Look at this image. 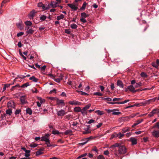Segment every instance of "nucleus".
<instances>
[{"label":"nucleus","instance_id":"51","mask_svg":"<svg viewBox=\"0 0 159 159\" xmlns=\"http://www.w3.org/2000/svg\"><path fill=\"white\" fill-rule=\"evenodd\" d=\"M90 107V106L89 105H87L85 107H84L83 109L84 111H86L87 110H88L89 108Z\"/></svg>","mask_w":159,"mask_h":159},{"label":"nucleus","instance_id":"43","mask_svg":"<svg viewBox=\"0 0 159 159\" xmlns=\"http://www.w3.org/2000/svg\"><path fill=\"white\" fill-rule=\"evenodd\" d=\"M102 100H107L108 101L111 102L112 100V99L110 98H102Z\"/></svg>","mask_w":159,"mask_h":159},{"label":"nucleus","instance_id":"14","mask_svg":"<svg viewBox=\"0 0 159 159\" xmlns=\"http://www.w3.org/2000/svg\"><path fill=\"white\" fill-rule=\"evenodd\" d=\"M36 12L35 10H33L29 15V17L30 19H33L34 16Z\"/></svg>","mask_w":159,"mask_h":159},{"label":"nucleus","instance_id":"6","mask_svg":"<svg viewBox=\"0 0 159 159\" xmlns=\"http://www.w3.org/2000/svg\"><path fill=\"white\" fill-rule=\"evenodd\" d=\"M7 106L8 108H14L15 104L14 102L13 101H10L7 103Z\"/></svg>","mask_w":159,"mask_h":159},{"label":"nucleus","instance_id":"52","mask_svg":"<svg viewBox=\"0 0 159 159\" xmlns=\"http://www.w3.org/2000/svg\"><path fill=\"white\" fill-rule=\"evenodd\" d=\"M91 132L88 129H85L84 131H83V133L84 134H88L90 133Z\"/></svg>","mask_w":159,"mask_h":159},{"label":"nucleus","instance_id":"18","mask_svg":"<svg viewBox=\"0 0 159 159\" xmlns=\"http://www.w3.org/2000/svg\"><path fill=\"white\" fill-rule=\"evenodd\" d=\"M143 121V119H141V120H137L135 123L132 125V127L134 128L138 125L141 122H142Z\"/></svg>","mask_w":159,"mask_h":159},{"label":"nucleus","instance_id":"1","mask_svg":"<svg viewBox=\"0 0 159 159\" xmlns=\"http://www.w3.org/2000/svg\"><path fill=\"white\" fill-rule=\"evenodd\" d=\"M109 148L116 157H119L127 152V149L125 147L121 145L120 143H116L111 146Z\"/></svg>","mask_w":159,"mask_h":159},{"label":"nucleus","instance_id":"40","mask_svg":"<svg viewBox=\"0 0 159 159\" xmlns=\"http://www.w3.org/2000/svg\"><path fill=\"white\" fill-rule=\"evenodd\" d=\"M46 144L47 145V146L48 147H51L52 146L54 147L55 146V145H53L51 144L50 143V140L48 141V142H46Z\"/></svg>","mask_w":159,"mask_h":159},{"label":"nucleus","instance_id":"13","mask_svg":"<svg viewBox=\"0 0 159 159\" xmlns=\"http://www.w3.org/2000/svg\"><path fill=\"white\" fill-rule=\"evenodd\" d=\"M148 101H149L148 100H146L144 102H140L139 104H137L136 106H145L146 105L149 104Z\"/></svg>","mask_w":159,"mask_h":159},{"label":"nucleus","instance_id":"23","mask_svg":"<svg viewBox=\"0 0 159 159\" xmlns=\"http://www.w3.org/2000/svg\"><path fill=\"white\" fill-rule=\"evenodd\" d=\"M52 133L53 134H61V133L59 132L58 131L54 129L52 131Z\"/></svg>","mask_w":159,"mask_h":159},{"label":"nucleus","instance_id":"25","mask_svg":"<svg viewBox=\"0 0 159 159\" xmlns=\"http://www.w3.org/2000/svg\"><path fill=\"white\" fill-rule=\"evenodd\" d=\"M17 26L20 30H22L23 28V26L20 23H18L16 24Z\"/></svg>","mask_w":159,"mask_h":159},{"label":"nucleus","instance_id":"55","mask_svg":"<svg viewBox=\"0 0 159 159\" xmlns=\"http://www.w3.org/2000/svg\"><path fill=\"white\" fill-rule=\"evenodd\" d=\"M21 111L20 109H19L16 110V111H15V114L16 115L20 113Z\"/></svg>","mask_w":159,"mask_h":159},{"label":"nucleus","instance_id":"63","mask_svg":"<svg viewBox=\"0 0 159 159\" xmlns=\"http://www.w3.org/2000/svg\"><path fill=\"white\" fill-rule=\"evenodd\" d=\"M85 18H82L80 19V20L81 22H82L83 23H85L86 22L87 20L85 19Z\"/></svg>","mask_w":159,"mask_h":159},{"label":"nucleus","instance_id":"50","mask_svg":"<svg viewBox=\"0 0 159 159\" xmlns=\"http://www.w3.org/2000/svg\"><path fill=\"white\" fill-rule=\"evenodd\" d=\"M83 115L84 116L86 115L87 114V112L86 111H84L83 109H82V110H81V111H80Z\"/></svg>","mask_w":159,"mask_h":159},{"label":"nucleus","instance_id":"29","mask_svg":"<svg viewBox=\"0 0 159 159\" xmlns=\"http://www.w3.org/2000/svg\"><path fill=\"white\" fill-rule=\"evenodd\" d=\"M6 114L9 115H11L12 113V110L10 108H9L8 110H7L6 111Z\"/></svg>","mask_w":159,"mask_h":159},{"label":"nucleus","instance_id":"49","mask_svg":"<svg viewBox=\"0 0 159 159\" xmlns=\"http://www.w3.org/2000/svg\"><path fill=\"white\" fill-rule=\"evenodd\" d=\"M38 146V144L36 143H32L30 144V147L31 148H35Z\"/></svg>","mask_w":159,"mask_h":159},{"label":"nucleus","instance_id":"57","mask_svg":"<svg viewBox=\"0 0 159 159\" xmlns=\"http://www.w3.org/2000/svg\"><path fill=\"white\" fill-rule=\"evenodd\" d=\"M24 34V32H20L19 33H18L17 34V36L18 37H20L22 35H23Z\"/></svg>","mask_w":159,"mask_h":159},{"label":"nucleus","instance_id":"58","mask_svg":"<svg viewBox=\"0 0 159 159\" xmlns=\"http://www.w3.org/2000/svg\"><path fill=\"white\" fill-rule=\"evenodd\" d=\"M25 77V76L23 75H18L17 76V77L18 78H20L21 79H24Z\"/></svg>","mask_w":159,"mask_h":159},{"label":"nucleus","instance_id":"4","mask_svg":"<svg viewBox=\"0 0 159 159\" xmlns=\"http://www.w3.org/2000/svg\"><path fill=\"white\" fill-rule=\"evenodd\" d=\"M49 136L50 134H46L44 136L41 137V141L45 142H48L49 140Z\"/></svg>","mask_w":159,"mask_h":159},{"label":"nucleus","instance_id":"53","mask_svg":"<svg viewBox=\"0 0 159 159\" xmlns=\"http://www.w3.org/2000/svg\"><path fill=\"white\" fill-rule=\"evenodd\" d=\"M44 4H43L42 2H40L38 4V6L39 7H43Z\"/></svg>","mask_w":159,"mask_h":159},{"label":"nucleus","instance_id":"56","mask_svg":"<svg viewBox=\"0 0 159 159\" xmlns=\"http://www.w3.org/2000/svg\"><path fill=\"white\" fill-rule=\"evenodd\" d=\"M121 114V112H113L112 113V115H118Z\"/></svg>","mask_w":159,"mask_h":159},{"label":"nucleus","instance_id":"46","mask_svg":"<svg viewBox=\"0 0 159 159\" xmlns=\"http://www.w3.org/2000/svg\"><path fill=\"white\" fill-rule=\"evenodd\" d=\"M9 0H3L1 4V6L2 7H3L4 6V5L5 3L7 2H9Z\"/></svg>","mask_w":159,"mask_h":159},{"label":"nucleus","instance_id":"5","mask_svg":"<svg viewBox=\"0 0 159 159\" xmlns=\"http://www.w3.org/2000/svg\"><path fill=\"white\" fill-rule=\"evenodd\" d=\"M152 135L155 138L159 137V130L155 129L152 132Z\"/></svg>","mask_w":159,"mask_h":159},{"label":"nucleus","instance_id":"37","mask_svg":"<svg viewBox=\"0 0 159 159\" xmlns=\"http://www.w3.org/2000/svg\"><path fill=\"white\" fill-rule=\"evenodd\" d=\"M142 85V83L141 82H139L138 83H136L135 86V87L136 88H138L139 87L141 86Z\"/></svg>","mask_w":159,"mask_h":159},{"label":"nucleus","instance_id":"8","mask_svg":"<svg viewBox=\"0 0 159 159\" xmlns=\"http://www.w3.org/2000/svg\"><path fill=\"white\" fill-rule=\"evenodd\" d=\"M66 112L63 109H61L57 111V115L59 116H63L66 114Z\"/></svg>","mask_w":159,"mask_h":159},{"label":"nucleus","instance_id":"42","mask_svg":"<svg viewBox=\"0 0 159 159\" xmlns=\"http://www.w3.org/2000/svg\"><path fill=\"white\" fill-rule=\"evenodd\" d=\"M93 95H97V96H102L103 94L102 93L99 92H95L93 93Z\"/></svg>","mask_w":159,"mask_h":159},{"label":"nucleus","instance_id":"59","mask_svg":"<svg viewBox=\"0 0 159 159\" xmlns=\"http://www.w3.org/2000/svg\"><path fill=\"white\" fill-rule=\"evenodd\" d=\"M39 101H40L39 102H40L41 104H42V103H43L45 102V100L44 99H43L42 98H39Z\"/></svg>","mask_w":159,"mask_h":159},{"label":"nucleus","instance_id":"35","mask_svg":"<svg viewBox=\"0 0 159 159\" xmlns=\"http://www.w3.org/2000/svg\"><path fill=\"white\" fill-rule=\"evenodd\" d=\"M25 23L27 26H30L32 24L30 21L28 20L25 21Z\"/></svg>","mask_w":159,"mask_h":159},{"label":"nucleus","instance_id":"45","mask_svg":"<svg viewBox=\"0 0 159 159\" xmlns=\"http://www.w3.org/2000/svg\"><path fill=\"white\" fill-rule=\"evenodd\" d=\"M97 159H105L104 157L101 155H98L97 157Z\"/></svg>","mask_w":159,"mask_h":159},{"label":"nucleus","instance_id":"24","mask_svg":"<svg viewBox=\"0 0 159 159\" xmlns=\"http://www.w3.org/2000/svg\"><path fill=\"white\" fill-rule=\"evenodd\" d=\"M30 80H31L33 81L34 82H37L38 81V79L36 78H35V77L34 76H32L31 77H30L29 78Z\"/></svg>","mask_w":159,"mask_h":159},{"label":"nucleus","instance_id":"62","mask_svg":"<svg viewBox=\"0 0 159 159\" xmlns=\"http://www.w3.org/2000/svg\"><path fill=\"white\" fill-rule=\"evenodd\" d=\"M121 99H122L120 98H115L113 99L112 101L113 102H115V101H116L120 100H121Z\"/></svg>","mask_w":159,"mask_h":159},{"label":"nucleus","instance_id":"22","mask_svg":"<svg viewBox=\"0 0 159 159\" xmlns=\"http://www.w3.org/2000/svg\"><path fill=\"white\" fill-rule=\"evenodd\" d=\"M152 129L157 128L159 130V121L156 122L152 126Z\"/></svg>","mask_w":159,"mask_h":159},{"label":"nucleus","instance_id":"41","mask_svg":"<svg viewBox=\"0 0 159 159\" xmlns=\"http://www.w3.org/2000/svg\"><path fill=\"white\" fill-rule=\"evenodd\" d=\"M19 87V88L20 87V86L19 84H17L16 85L12 86L11 89V91H12L14 90L15 89V88H16V87Z\"/></svg>","mask_w":159,"mask_h":159},{"label":"nucleus","instance_id":"19","mask_svg":"<svg viewBox=\"0 0 159 159\" xmlns=\"http://www.w3.org/2000/svg\"><path fill=\"white\" fill-rule=\"evenodd\" d=\"M130 129L129 127H125L122 129L121 132L122 133L124 134L127 132L129 131L130 130Z\"/></svg>","mask_w":159,"mask_h":159},{"label":"nucleus","instance_id":"47","mask_svg":"<svg viewBox=\"0 0 159 159\" xmlns=\"http://www.w3.org/2000/svg\"><path fill=\"white\" fill-rule=\"evenodd\" d=\"M46 17L44 15L41 16L40 17V20L43 21L44 20L46 19Z\"/></svg>","mask_w":159,"mask_h":159},{"label":"nucleus","instance_id":"10","mask_svg":"<svg viewBox=\"0 0 159 159\" xmlns=\"http://www.w3.org/2000/svg\"><path fill=\"white\" fill-rule=\"evenodd\" d=\"M20 101L21 104L23 105L27 103V101L26 100V97L25 96H22L20 97Z\"/></svg>","mask_w":159,"mask_h":159},{"label":"nucleus","instance_id":"11","mask_svg":"<svg viewBox=\"0 0 159 159\" xmlns=\"http://www.w3.org/2000/svg\"><path fill=\"white\" fill-rule=\"evenodd\" d=\"M67 5L74 11H76L78 8L75 4L69 3L67 4Z\"/></svg>","mask_w":159,"mask_h":159},{"label":"nucleus","instance_id":"20","mask_svg":"<svg viewBox=\"0 0 159 159\" xmlns=\"http://www.w3.org/2000/svg\"><path fill=\"white\" fill-rule=\"evenodd\" d=\"M95 112L99 116H101L104 114V112L103 111L99 110L96 111H95Z\"/></svg>","mask_w":159,"mask_h":159},{"label":"nucleus","instance_id":"31","mask_svg":"<svg viewBox=\"0 0 159 159\" xmlns=\"http://www.w3.org/2000/svg\"><path fill=\"white\" fill-rule=\"evenodd\" d=\"M34 30H33L32 29H30L26 31V33L28 34H32L34 33Z\"/></svg>","mask_w":159,"mask_h":159},{"label":"nucleus","instance_id":"44","mask_svg":"<svg viewBox=\"0 0 159 159\" xmlns=\"http://www.w3.org/2000/svg\"><path fill=\"white\" fill-rule=\"evenodd\" d=\"M140 75L142 77H147V75L144 72H142L141 73Z\"/></svg>","mask_w":159,"mask_h":159},{"label":"nucleus","instance_id":"60","mask_svg":"<svg viewBox=\"0 0 159 159\" xmlns=\"http://www.w3.org/2000/svg\"><path fill=\"white\" fill-rule=\"evenodd\" d=\"M71 133V131L70 130H67L65 132L64 134L66 135H67Z\"/></svg>","mask_w":159,"mask_h":159},{"label":"nucleus","instance_id":"16","mask_svg":"<svg viewBox=\"0 0 159 159\" xmlns=\"http://www.w3.org/2000/svg\"><path fill=\"white\" fill-rule=\"evenodd\" d=\"M56 102L57 105H59L60 104H63V106L65 105L64 100H60L57 98V99Z\"/></svg>","mask_w":159,"mask_h":159},{"label":"nucleus","instance_id":"21","mask_svg":"<svg viewBox=\"0 0 159 159\" xmlns=\"http://www.w3.org/2000/svg\"><path fill=\"white\" fill-rule=\"evenodd\" d=\"M50 8V6L49 4L48 5H44L43 7V9L44 10H47L49 9Z\"/></svg>","mask_w":159,"mask_h":159},{"label":"nucleus","instance_id":"34","mask_svg":"<svg viewBox=\"0 0 159 159\" xmlns=\"http://www.w3.org/2000/svg\"><path fill=\"white\" fill-rule=\"evenodd\" d=\"M82 18H86L88 17V15L85 12L82 13L81 14Z\"/></svg>","mask_w":159,"mask_h":159},{"label":"nucleus","instance_id":"64","mask_svg":"<svg viewBox=\"0 0 159 159\" xmlns=\"http://www.w3.org/2000/svg\"><path fill=\"white\" fill-rule=\"evenodd\" d=\"M87 3L86 2H84L82 6L81 7V8L82 9H84L86 7Z\"/></svg>","mask_w":159,"mask_h":159},{"label":"nucleus","instance_id":"27","mask_svg":"<svg viewBox=\"0 0 159 159\" xmlns=\"http://www.w3.org/2000/svg\"><path fill=\"white\" fill-rule=\"evenodd\" d=\"M26 113L30 115H31L32 113V111L30 108H28L26 109Z\"/></svg>","mask_w":159,"mask_h":159},{"label":"nucleus","instance_id":"28","mask_svg":"<svg viewBox=\"0 0 159 159\" xmlns=\"http://www.w3.org/2000/svg\"><path fill=\"white\" fill-rule=\"evenodd\" d=\"M64 17V16L63 14H61L57 17V20H59L61 19H63Z\"/></svg>","mask_w":159,"mask_h":159},{"label":"nucleus","instance_id":"26","mask_svg":"<svg viewBox=\"0 0 159 159\" xmlns=\"http://www.w3.org/2000/svg\"><path fill=\"white\" fill-rule=\"evenodd\" d=\"M81 109L80 107H75L74 108V110L75 112H80Z\"/></svg>","mask_w":159,"mask_h":159},{"label":"nucleus","instance_id":"15","mask_svg":"<svg viewBox=\"0 0 159 159\" xmlns=\"http://www.w3.org/2000/svg\"><path fill=\"white\" fill-rule=\"evenodd\" d=\"M130 140L131 142L132 145H134L137 143V139L134 137L130 138Z\"/></svg>","mask_w":159,"mask_h":159},{"label":"nucleus","instance_id":"30","mask_svg":"<svg viewBox=\"0 0 159 159\" xmlns=\"http://www.w3.org/2000/svg\"><path fill=\"white\" fill-rule=\"evenodd\" d=\"M30 85V84L28 82H27L26 83L22 85L21 86H20V87L22 88H25L27 87V86Z\"/></svg>","mask_w":159,"mask_h":159},{"label":"nucleus","instance_id":"3","mask_svg":"<svg viewBox=\"0 0 159 159\" xmlns=\"http://www.w3.org/2000/svg\"><path fill=\"white\" fill-rule=\"evenodd\" d=\"M159 113V109L155 108L152 110V111L148 115V116L149 117H151L154 116L155 114H157Z\"/></svg>","mask_w":159,"mask_h":159},{"label":"nucleus","instance_id":"48","mask_svg":"<svg viewBox=\"0 0 159 159\" xmlns=\"http://www.w3.org/2000/svg\"><path fill=\"white\" fill-rule=\"evenodd\" d=\"M152 65L153 67L156 68H158V66L157 65L156 63L154 62H152Z\"/></svg>","mask_w":159,"mask_h":159},{"label":"nucleus","instance_id":"9","mask_svg":"<svg viewBox=\"0 0 159 159\" xmlns=\"http://www.w3.org/2000/svg\"><path fill=\"white\" fill-rule=\"evenodd\" d=\"M129 101V100H125L124 101L122 102H108V103L109 104H124L125 103L127 102H128Z\"/></svg>","mask_w":159,"mask_h":159},{"label":"nucleus","instance_id":"39","mask_svg":"<svg viewBox=\"0 0 159 159\" xmlns=\"http://www.w3.org/2000/svg\"><path fill=\"white\" fill-rule=\"evenodd\" d=\"M43 154V152L41 151V150H39L37 151L36 152V156H39Z\"/></svg>","mask_w":159,"mask_h":159},{"label":"nucleus","instance_id":"7","mask_svg":"<svg viewBox=\"0 0 159 159\" xmlns=\"http://www.w3.org/2000/svg\"><path fill=\"white\" fill-rule=\"evenodd\" d=\"M69 103L72 105H80L81 104V103L75 100H73L72 101H70Z\"/></svg>","mask_w":159,"mask_h":159},{"label":"nucleus","instance_id":"17","mask_svg":"<svg viewBox=\"0 0 159 159\" xmlns=\"http://www.w3.org/2000/svg\"><path fill=\"white\" fill-rule=\"evenodd\" d=\"M117 85L120 87V88H123L124 87L123 84L121 81L118 80L117 82Z\"/></svg>","mask_w":159,"mask_h":159},{"label":"nucleus","instance_id":"38","mask_svg":"<svg viewBox=\"0 0 159 159\" xmlns=\"http://www.w3.org/2000/svg\"><path fill=\"white\" fill-rule=\"evenodd\" d=\"M70 27L72 29H76L77 27V25L75 24H73L70 25Z\"/></svg>","mask_w":159,"mask_h":159},{"label":"nucleus","instance_id":"12","mask_svg":"<svg viewBox=\"0 0 159 159\" xmlns=\"http://www.w3.org/2000/svg\"><path fill=\"white\" fill-rule=\"evenodd\" d=\"M50 6L53 8H56L58 7V6H59L58 2H55L54 1H51L50 3L49 4Z\"/></svg>","mask_w":159,"mask_h":159},{"label":"nucleus","instance_id":"33","mask_svg":"<svg viewBox=\"0 0 159 159\" xmlns=\"http://www.w3.org/2000/svg\"><path fill=\"white\" fill-rule=\"evenodd\" d=\"M157 99V97H155L153 98L148 100L149 101L148 102L149 103V104L152 102H155Z\"/></svg>","mask_w":159,"mask_h":159},{"label":"nucleus","instance_id":"61","mask_svg":"<svg viewBox=\"0 0 159 159\" xmlns=\"http://www.w3.org/2000/svg\"><path fill=\"white\" fill-rule=\"evenodd\" d=\"M65 32L67 34H70V29H66L65 30Z\"/></svg>","mask_w":159,"mask_h":159},{"label":"nucleus","instance_id":"36","mask_svg":"<svg viewBox=\"0 0 159 159\" xmlns=\"http://www.w3.org/2000/svg\"><path fill=\"white\" fill-rule=\"evenodd\" d=\"M77 92L79 93H80V94L82 95H88L89 94L84 92H83L81 91H77Z\"/></svg>","mask_w":159,"mask_h":159},{"label":"nucleus","instance_id":"54","mask_svg":"<svg viewBox=\"0 0 159 159\" xmlns=\"http://www.w3.org/2000/svg\"><path fill=\"white\" fill-rule=\"evenodd\" d=\"M116 110V109H114L113 110H111V109H108L107 110V112L108 113H110L112 112L115 111Z\"/></svg>","mask_w":159,"mask_h":159},{"label":"nucleus","instance_id":"2","mask_svg":"<svg viewBox=\"0 0 159 159\" xmlns=\"http://www.w3.org/2000/svg\"><path fill=\"white\" fill-rule=\"evenodd\" d=\"M128 89L132 93H135L136 92L135 87L132 85H130L128 86L127 88H126L125 89V91L127 92Z\"/></svg>","mask_w":159,"mask_h":159},{"label":"nucleus","instance_id":"32","mask_svg":"<svg viewBox=\"0 0 159 159\" xmlns=\"http://www.w3.org/2000/svg\"><path fill=\"white\" fill-rule=\"evenodd\" d=\"M116 137H118L120 139L124 135V134H122L120 132L117 134H116Z\"/></svg>","mask_w":159,"mask_h":159}]
</instances>
